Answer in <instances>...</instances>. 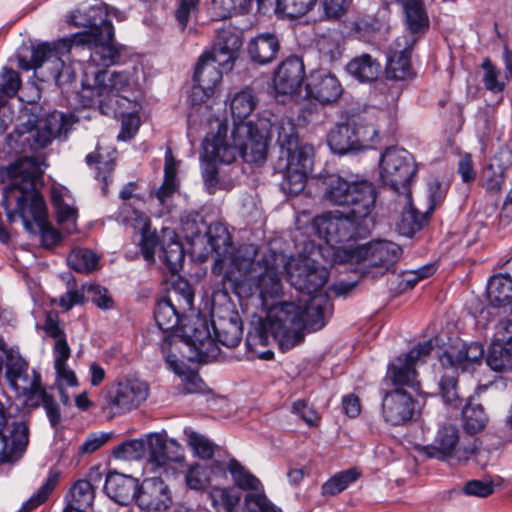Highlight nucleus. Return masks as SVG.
I'll return each instance as SVG.
<instances>
[{
    "mask_svg": "<svg viewBox=\"0 0 512 512\" xmlns=\"http://www.w3.org/2000/svg\"><path fill=\"white\" fill-rule=\"evenodd\" d=\"M325 185L326 201L335 206H348L352 216L364 217L362 231L373 229L377 193L371 182L358 176H331Z\"/></svg>",
    "mask_w": 512,
    "mask_h": 512,
    "instance_id": "5",
    "label": "nucleus"
},
{
    "mask_svg": "<svg viewBox=\"0 0 512 512\" xmlns=\"http://www.w3.org/2000/svg\"><path fill=\"white\" fill-rule=\"evenodd\" d=\"M98 260L96 254L84 248L73 249L67 257L68 265L80 273L93 271L98 264Z\"/></svg>",
    "mask_w": 512,
    "mask_h": 512,
    "instance_id": "50",
    "label": "nucleus"
},
{
    "mask_svg": "<svg viewBox=\"0 0 512 512\" xmlns=\"http://www.w3.org/2000/svg\"><path fill=\"white\" fill-rule=\"evenodd\" d=\"M67 22L76 27L88 28L83 32L99 33L108 20V6L104 3L96 4L86 10H74L67 16Z\"/></svg>",
    "mask_w": 512,
    "mask_h": 512,
    "instance_id": "32",
    "label": "nucleus"
},
{
    "mask_svg": "<svg viewBox=\"0 0 512 512\" xmlns=\"http://www.w3.org/2000/svg\"><path fill=\"white\" fill-rule=\"evenodd\" d=\"M223 71L203 55L198 59L193 75L195 85L191 98L194 103H202L209 99L222 80Z\"/></svg>",
    "mask_w": 512,
    "mask_h": 512,
    "instance_id": "25",
    "label": "nucleus"
},
{
    "mask_svg": "<svg viewBox=\"0 0 512 512\" xmlns=\"http://www.w3.org/2000/svg\"><path fill=\"white\" fill-rule=\"evenodd\" d=\"M57 482L58 474L51 473L39 490L22 504L19 512H31L33 509L44 503L51 492L55 489Z\"/></svg>",
    "mask_w": 512,
    "mask_h": 512,
    "instance_id": "54",
    "label": "nucleus"
},
{
    "mask_svg": "<svg viewBox=\"0 0 512 512\" xmlns=\"http://www.w3.org/2000/svg\"><path fill=\"white\" fill-rule=\"evenodd\" d=\"M184 335L187 338V343L199 355L214 356L217 353L216 339L211 333L210 324L206 318L198 317L192 324L185 325Z\"/></svg>",
    "mask_w": 512,
    "mask_h": 512,
    "instance_id": "30",
    "label": "nucleus"
},
{
    "mask_svg": "<svg viewBox=\"0 0 512 512\" xmlns=\"http://www.w3.org/2000/svg\"><path fill=\"white\" fill-rule=\"evenodd\" d=\"M167 298H172L173 303L183 313L191 310L193 307L194 293L191 286L185 281H179L174 284Z\"/></svg>",
    "mask_w": 512,
    "mask_h": 512,
    "instance_id": "56",
    "label": "nucleus"
},
{
    "mask_svg": "<svg viewBox=\"0 0 512 512\" xmlns=\"http://www.w3.org/2000/svg\"><path fill=\"white\" fill-rule=\"evenodd\" d=\"M138 485L136 478L114 471L106 476L104 490L115 502L127 505L136 498Z\"/></svg>",
    "mask_w": 512,
    "mask_h": 512,
    "instance_id": "31",
    "label": "nucleus"
},
{
    "mask_svg": "<svg viewBox=\"0 0 512 512\" xmlns=\"http://www.w3.org/2000/svg\"><path fill=\"white\" fill-rule=\"evenodd\" d=\"M257 106V98L250 88L236 92L230 100L233 130L227 136V126L219 124L215 135L203 142L205 153L213 160L230 164L241 156L247 163H262L267 155L265 127L259 129L246 121Z\"/></svg>",
    "mask_w": 512,
    "mask_h": 512,
    "instance_id": "2",
    "label": "nucleus"
},
{
    "mask_svg": "<svg viewBox=\"0 0 512 512\" xmlns=\"http://www.w3.org/2000/svg\"><path fill=\"white\" fill-rule=\"evenodd\" d=\"M344 251L347 261L362 263L366 268H378L381 274L389 271L402 254L398 244L385 240L373 241Z\"/></svg>",
    "mask_w": 512,
    "mask_h": 512,
    "instance_id": "14",
    "label": "nucleus"
},
{
    "mask_svg": "<svg viewBox=\"0 0 512 512\" xmlns=\"http://www.w3.org/2000/svg\"><path fill=\"white\" fill-rule=\"evenodd\" d=\"M355 134L358 151L372 148L378 140V129L370 122L358 119L350 122Z\"/></svg>",
    "mask_w": 512,
    "mask_h": 512,
    "instance_id": "47",
    "label": "nucleus"
},
{
    "mask_svg": "<svg viewBox=\"0 0 512 512\" xmlns=\"http://www.w3.org/2000/svg\"><path fill=\"white\" fill-rule=\"evenodd\" d=\"M501 163H491L483 171L482 185L489 193H499L504 184V174L506 166L502 160L506 159L507 164L512 163V154L510 151H501L499 153Z\"/></svg>",
    "mask_w": 512,
    "mask_h": 512,
    "instance_id": "41",
    "label": "nucleus"
},
{
    "mask_svg": "<svg viewBox=\"0 0 512 512\" xmlns=\"http://www.w3.org/2000/svg\"><path fill=\"white\" fill-rule=\"evenodd\" d=\"M73 124V115L59 111L50 113L45 120L46 128L55 138L66 135Z\"/></svg>",
    "mask_w": 512,
    "mask_h": 512,
    "instance_id": "58",
    "label": "nucleus"
},
{
    "mask_svg": "<svg viewBox=\"0 0 512 512\" xmlns=\"http://www.w3.org/2000/svg\"><path fill=\"white\" fill-rule=\"evenodd\" d=\"M199 2L200 0H179L175 18L181 30L187 27L191 16L198 11Z\"/></svg>",
    "mask_w": 512,
    "mask_h": 512,
    "instance_id": "64",
    "label": "nucleus"
},
{
    "mask_svg": "<svg viewBox=\"0 0 512 512\" xmlns=\"http://www.w3.org/2000/svg\"><path fill=\"white\" fill-rule=\"evenodd\" d=\"M270 134L276 136L280 147L274 169L283 177L281 189L288 195H297L304 189L308 173L312 170L314 148L310 144H299L296 125L288 117L271 125Z\"/></svg>",
    "mask_w": 512,
    "mask_h": 512,
    "instance_id": "4",
    "label": "nucleus"
},
{
    "mask_svg": "<svg viewBox=\"0 0 512 512\" xmlns=\"http://www.w3.org/2000/svg\"><path fill=\"white\" fill-rule=\"evenodd\" d=\"M59 40L54 43H43L27 50L29 56L19 54L18 67L22 70L31 69L39 71L42 81L54 80L59 87L71 84L76 77L75 71L64 64L62 56L70 54L69 51L58 49L56 46Z\"/></svg>",
    "mask_w": 512,
    "mask_h": 512,
    "instance_id": "10",
    "label": "nucleus"
},
{
    "mask_svg": "<svg viewBox=\"0 0 512 512\" xmlns=\"http://www.w3.org/2000/svg\"><path fill=\"white\" fill-rule=\"evenodd\" d=\"M324 16L330 20H337L344 16L351 5V0H321Z\"/></svg>",
    "mask_w": 512,
    "mask_h": 512,
    "instance_id": "63",
    "label": "nucleus"
},
{
    "mask_svg": "<svg viewBox=\"0 0 512 512\" xmlns=\"http://www.w3.org/2000/svg\"><path fill=\"white\" fill-rule=\"evenodd\" d=\"M149 395V386L137 378L111 383L105 389V402L114 413L123 414L138 408Z\"/></svg>",
    "mask_w": 512,
    "mask_h": 512,
    "instance_id": "16",
    "label": "nucleus"
},
{
    "mask_svg": "<svg viewBox=\"0 0 512 512\" xmlns=\"http://www.w3.org/2000/svg\"><path fill=\"white\" fill-rule=\"evenodd\" d=\"M346 70L349 75L361 83H371L377 80L381 73V64L370 54H362L351 59Z\"/></svg>",
    "mask_w": 512,
    "mask_h": 512,
    "instance_id": "36",
    "label": "nucleus"
},
{
    "mask_svg": "<svg viewBox=\"0 0 512 512\" xmlns=\"http://www.w3.org/2000/svg\"><path fill=\"white\" fill-rule=\"evenodd\" d=\"M205 227L203 217L195 211L184 212L181 216V228L188 240L197 238Z\"/></svg>",
    "mask_w": 512,
    "mask_h": 512,
    "instance_id": "59",
    "label": "nucleus"
},
{
    "mask_svg": "<svg viewBox=\"0 0 512 512\" xmlns=\"http://www.w3.org/2000/svg\"><path fill=\"white\" fill-rule=\"evenodd\" d=\"M118 220L141 233L139 246L144 259L148 263L155 261V248L159 244V236L155 230H151L149 218L141 211L124 203L119 212Z\"/></svg>",
    "mask_w": 512,
    "mask_h": 512,
    "instance_id": "18",
    "label": "nucleus"
},
{
    "mask_svg": "<svg viewBox=\"0 0 512 512\" xmlns=\"http://www.w3.org/2000/svg\"><path fill=\"white\" fill-rule=\"evenodd\" d=\"M487 297L491 306L512 312V277L508 273L492 276L487 285Z\"/></svg>",
    "mask_w": 512,
    "mask_h": 512,
    "instance_id": "33",
    "label": "nucleus"
},
{
    "mask_svg": "<svg viewBox=\"0 0 512 512\" xmlns=\"http://www.w3.org/2000/svg\"><path fill=\"white\" fill-rule=\"evenodd\" d=\"M148 453V438L133 439L118 445L114 449V456L122 460H140Z\"/></svg>",
    "mask_w": 512,
    "mask_h": 512,
    "instance_id": "52",
    "label": "nucleus"
},
{
    "mask_svg": "<svg viewBox=\"0 0 512 512\" xmlns=\"http://www.w3.org/2000/svg\"><path fill=\"white\" fill-rule=\"evenodd\" d=\"M486 363L497 372L512 370V342L504 345L492 342L488 350Z\"/></svg>",
    "mask_w": 512,
    "mask_h": 512,
    "instance_id": "44",
    "label": "nucleus"
},
{
    "mask_svg": "<svg viewBox=\"0 0 512 512\" xmlns=\"http://www.w3.org/2000/svg\"><path fill=\"white\" fill-rule=\"evenodd\" d=\"M358 477L359 472L354 468L339 472L323 484L322 493L323 495H336L355 482Z\"/></svg>",
    "mask_w": 512,
    "mask_h": 512,
    "instance_id": "53",
    "label": "nucleus"
},
{
    "mask_svg": "<svg viewBox=\"0 0 512 512\" xmlns=\"http://www.w3.org/2000/svg\"><path fill=\"white\" fill-rule=\"evenodd\" d=\"M228 470L232 475L234 483L242 490L256 492L263 488L260 480L244 468L237 460H231Z\"/></svg>",
    "mask_w": 512,
    "mask_h": 512,
    "instance_id": "46",
    "label": "nucleus"
},
{
    "mask_svg": "<svg viewBox=\"0 0 512 512\" xmlns=\"http://www.w3.org/2000/svg\"><path fill=\"white\" fill-rule=\"evenodd\" d=\"M113 38L114 27L112 23H107L99 33L78 32L60 39L56 47L62 51H69L73 58L84 53V58L78 59V62L106 68L115 64L120 57L119 50L113 44Z\"/></svg>",
    "mask_w": 512,
    "mask_h": 512,
    "instance_id": "8",
    "label": "nucleus"
},
{
    "mask_svg": "<svg viewBox=\"0 0 512 512\" xmlns=\"http://www.w3.org/2000/svg\"><path fill=\"white\" fill-rule=\"evenodd\" d=\"M6 367V379L15 390H18L19 382L28 383V362L20 355L19 351L13 349L4 360Z\"/></svg>",
    "mask_w": 512,
    "mask_h": 512,
    "instance_id": "42",
    "label": "nucleus"
},
{
    "mask_svg": "<svg viewBox=\"0 0 512 512\" xmlns=\"http://www.w3.org/2000/svg\"><path fill=\"white\" fill-rule=\"evenodd\" d=\"M52 204L56 211L57 221L66 233H72L76 229L77 209L66 203L63 196L56 190L51 194Z\"/></svg>",
    "mask_w": 512,
    "mask_h": 512,
    "instance_id": "45",
    "label": "nucleus"
},
{
    "mask_svg": "<svg viewBox=\"0 0 512 512\" xmlns=\"http://www.w3.org/2000/svg\"><path fill=\"white\" fill-rule=\"evenodd\" d=\"M379 168L382 181L395 191L410 183L417 172L412 154L398 147L387 148L382 153Z\"/></svg>",
    "mask_w": 512,
    "mask_h": 512,
    "instance_id": "13",
    "label": "nucleus"
},
{
    "mask_svg": "<svg viewBox=\"0 0 512 512\" xmlns=\"http://www.w3.org/2000/svg\"><path fill=\"white\" fill-rule=\"evenodd\" d=\"M211 327L216 343L228 348L236 347L242 339L243 326L240 315L231 307L213 309Z\"/></svg>",
    "mask_w": 512,
    "mask_h": 512,
    "instance_id": "20",
    "label": "nucleus"
},
{
    "mask_svg": "<svg viewBox=\"0 0 512 512\" xmlns=\"http://www.w3.org/2000/svg\"><path fill=\"white\" fill-rule=\"evenodd\" d=\"M424 451L430 458L453 459L458 463L466 462L474 456L476 463L481 466L486 465L489 454L478 447L477 439L472 436L460 442L459 429L452 424L441 426L433 444L424 447Z\"/></svg>",
    "mask_w": 512,
    "mask_h": 512,
    "instance_id": "11",
    "label": "nucleus"
},
{
    "mask_svg": "<svg viewBox=\"0 0 512 512\" xmlns=\"http://www.w3.org/2000/svg\"><path fill=\"white\" fill-rule=\"evenodd\" d=\"M241 46L242 41L238 34L229 30L222 31L212 50L203 56L209 61H213L214 65L223 72H228L233 69Z\"/></svg>",
    "mask_w": 512,
    "mask_h": 512,
    "instance_id": "27",
    "label": "nucleus"
},
{
    "mask_svg": "<svg viewBox=\"0 0 512 512\" xmlns=\"http://www.w3.org/2000/svg\"><path fill=\"white\" fill-rule=\"evenodd\" d=\"M355 134L350 122L339 124L328 134V145L333 153L343 155L358 151Z\"/></svg>",
    "mask_w": 512,
    "mask_h": 512,
    "instance_id": "40",
    "label": "nucleus"
},
{
    "mask_svg": "<svg viewBox=\"0 0 512 512\" xmlns=\"http://www.w3.org/2000/svg\"><path fill=\"white\" fill-rule=\"evenodd\" d=\"M306 93L320 104H332L341 97L343 88L334 74L314 71L308 77Z\"/></svg>",
    "mask_w": 512,
    "mask_h": 512,
    "instance_id": "26",
    "label": "nucleus"
},
{
    "mask_svg": "<svg viewBox=\"0 0 512 512\" xmlns=\"http://www.w3.org/2000/svg\"><path fill=\"white\" fill-rule=\"evenodd\" d=\"M433 350L431 341H425L411 349L407 354L394 358L387 368L386 378L394 386H407L419 389L417 366L424 363Z\"/></svg>",
    "mask_w": 512,
    "mask_h": 512,
    "instance_id": "15",
    "label": "nucleus"
},
{
    "mask_svg": "<svg viewBox=\"0 0 512 512\" xmlns=\"http://www.w3.org/2000/svg\"><path fill=\"white\" fill-rule=\"evenodd\" d=\"M178 187L177 162L173 157L171 149L165 152L164 179L162 185L153 193L159 205L163 209L168 208V200L172 197Z\"/></svg>",
    "mask_w": 512,
    "mask_h": 512,
    "instance_id": "38",
    "label": "nucleus"
},
{
    "mask_svg": "<svg viewBox=\"0 0 512 512\" xmlns=\"http://www.w3.org/2000/svg\"><path fill=\"white\" fill-rule=\"evenodd\" d=\"M483 356L484 348L479 342L450 346L439 356L441 366L452 370L451 375H443L439 382L440 393L446 403L457 406L460 402L455 373L458 370L474 371L482 363Z\"/></svg>",
    "mask_w": 512,
    "mask_h": 512,
    "instance_id": "9",
    "label": "nucleus"
},
{
    "mask_svg": "<svg viewBox=\"0 0 512 512\" xmlns=\"http://www.w3.org/2000/svg\"><path fill=\"white\" fill-rule=\"evenodd\" d=\"M364 217H354L352 212H326L313 219L312 226L317 235L332 247L342 248L357 238H365L372 229L362 231Z\"/></svg>",
    "mask_w": 512,
    "mask_h": 512,
    "instance_id": "12",
    "label": "nucleus"
},
{
    "mask_svg": "<svg viewBox=\"0 0 512 512\" xmlns=\"http://www.w3.org/2000/svg\"><path fill=\"white\" fill-rule=\"evenodd\" d=\"M116 150L107 148L105 151L100 146L96 150L87 154L85 161L88 166L95 165L96 178L104 182L105 186L111 180V174L115 166Z\"/></svg>",
    "mask_w": 512,
    "mask_h": 512,
    "instance_id": "39",
    "label": "nucleus"
},
{
    "mask_svg": "<svg viewBox=\"0 0 512 512\" xmlns=\"http://www.w3.org/2000/svg\"><path fill=\"white\" fill-rule=\"evenodd\" d=\"M482 68L484 70L483 82L486 89L493 93L502 92L505 88V82L500 79L501 72L489 59L483 61Z\"/></svg>",
    "mask_w": 512,
    "mask_h": 512,
    "instance_id": "61",
    "label": "nucleus"
},
{
    "mask_svg": "<svg viewBox=\"0 0 512 512\" xmlns=\"http://www.w3.org/2000/svg\"><path fill=\"white\" fill-rule=\"evenodd\" d=\"M182 314L183 312L176 307L172 298L159 300L154 310V318L158 327L166 332L178 326Z\"/></svg>",
    "mask_w": 512,
    "mask_h": 512,
    "instance_id": "43",
    "label": "nucleus"
},
{
    "mask_svg": "<svg viewBox=\"0 0 512 512\" xmlns=\"http://www.w3.org/2000/svg\"><path fill=\"white\" fill-rule=\"evenodd\" d=\"M245 505L249 512H277L275 506L266 497L263 488L256 492H248Z\"/></svg>",
    "mask_w": 512,
    "mask_h": 512,
    "instance_id": "62",
    "label": "nucleus"
},
{
    "mask_svg": "<svg viewBox=\"0 0 512 512\" xmlns=\"http://www.w3.org/2000/svg\"><path fill=\"white\" fill-rule=\"evenodd\" d=\"M464 427L474 434L485 428L488 418L480 404H467L462 410Z\"/></svg>",
    "mask_w": 512,
    "mask_h": 512,
    "instance_id": "51",
    "label": "nucleus"
},
{
    "mask_svg": "<svg viewBox=\"0 0 512 512\" xmlns=\"http://www.w3.org/2000/svg\"><path fill=\"white\" fill-rule=\"evenodd\" d=\"M120 106L112 107L110 115L121 118L122 129L118 138L126 140L131 138L140 126V119L137 115L140 104L136 98L125 96Z\"/></svg>",
    "mask_w": 512,
    "mask_h": 512,
    "instance_id": "34",
    "label": "nucleus"
},
{
    "mask_svg": "<svg viewBox=\"0 0 512 512\" xmlns=\"http://www.w3.org/2000/svg\"><path fill=\"white\" fill-rule=\"evenodd\" d=\"M187 443L194 452L202 459H209L214 454L213 443L204 435L194 431L186 433Z\"/></svg>",
    "mask_w": 512,
    "mask_h": 512,
    "instance_id": "60",
    "label": "nucleus"
},
{
    "mask_svg": "<svg viewBox=\"0 0 512 512\" xmlns=\"http://www.w3.org/2000/svg\"><path fill=\"white\" fill-rule=\"evenodd\" d=\"M305 76L302 60L292 56L281 62L274 75V87L278 94L293 95L301 87Z\"/></svg>",
    "mask_w": 512,
    "mask_h": 512,
    "instance_id": "28",
    "label": "nucleus"
},
{
    "mask_svg": "<svg viewBox=\"0 0 512 512\" xmlns=\"http://www.w3.org/2000/svg\"><path fill=\"white\" fill-rule=\"evenodd\" d=\"M431 214L428 210L425 213H419L410 203L403 210L398 229L401 234L412 236L416 231L420 230L427 218Z\"/></svg>",
    "mask_w": 512,
    "mask_h": 512,
    "instance_id": "48",
    "label": "nucleus"
},
{
    "mask_svg": "<svg viewBox=\"0 0 512 512\" xmlns=\"http://www.w3.org/2000/svg\"><path fill=\"white\" fill-rule=\"evenodd\" d=\"M17 391L26 395V401L30 406L35 408L43 406L52 427L56 428L59 425L61 421L59 405L42 386L39 373L33 371V378L28 383L21 384Z\"/></svg>",
    "mask_w": 512,
    "mask_h": 512,
    "instance_id": "24",
    "label": "nucleus"
},
{
    "mask_svg": "<svg viewBox=\"0 0 512 512\" xmlns=\"http://www.w3.org/2000/svg\"><path fill=\"white\" fill-rule=\"evenodd\" d=\"M206 236L211 251L216 254L213 271L215 273L224 272L223 279H226V272L231 266L232 260L238 255L239 251L250 245L241 246L236 251L233 248L231 235L227 227L220 223H211L207 227Z\"/></svg>",
    "mask_w": 512,
    "mask_h": 512,
    "instance_id": "19",
    "label": "nucleus"
},
{
    "mask_svg": "<svg viewBox=\"0 0 512 512\" xmlns=\"http://www.w3.org/2000/svg\"><path fill=\"white\" fill-rule=\"evenodd\" d=\"M29 441V429L24 422L13 423L0 432V463L13 462L21 457Z\"/></svg>",
    "mask_w": 512,
    "mask_h": 512,
    "instance_id": "29",
    "label": "nucleus"
},
{
    "mask_svg": "<svg viewBox=\"0 0 512 512\" xmlns=\"http://www.w3.org/2000/svg\"><path fill=\"white\" fill-rule=\"evenodd\" d=\"M182 340L175 335H167L161 343V351L167 367L177 375H183L186 365L178 358L176 350Z\"/></svg>",
    "mask_w": 512,
    "mask_h": 512,
    "instance_id": "49",
    "label": "nucleus"
},
{
    "mask_svg": "<svg viewBox=\"0 0 512 512\" xmlns=\"http://www.w3.org/2000/svg\"><path fill=\"white\" fill-rule=\"evenodd\" d=\"M136 503L144 511H163L172 505L171 491L160 477H150L138 485Z\"/></svg>",
    "mask_w": 512,
    "mask_h": 512,
    "instance_id": "22",
    "label": "nucleus"
},
{
    "mask_svg": "<svg viewBox=\"0 0 512 512\" xmlns=\"http://www.w3.org/2000/svg\"><path fill=\"white\" fill-rule=\"evenodd\" d=\"M411 47L395 50L388 58L386 65V81L381 90L387 89L386 102L394 103L402 93V85L390 82H404L414 78L415 73L411 65Z\"/></svg>",
    "mask_w": 512,
    "mask_h": 512,
    "instance_id": "17",
    "label": "nucleus"
},
{
    "mask_svg": "<svg viewBox=\"0 0 512 512\" xmlns=\"http://www.w3.org/2000/svg\"><path fill=\"white\" fill-rule=\"evenodd\" d=\"M415 411V401L406 391L396 388L386 392L382 400L385 422L398 426L410 421Z\"/></svg>",
    "mask_w": 512,
    "mask_h": 512,
    "instance_id": "23",
    "label": "nucleus"
},
{
    "mask_svg": "<svg viewBox=\"0 0 512 512\" xmlns=\"http://www.w3.org/2000/svg\"><path fill=\"white\" fill-rule=\"evenodd\" d=\"M161 241L160 259L172 273H177L183 266L185 254L181 243L173 232L163 231Z\"/></svg>",
    "mask_w": 512,
    "mask_h": 512,
    "instance_id": "37",
    "label": "nucleus"
},
{
    "mask_svg": "<svg viewBox=\"0 0 512 512\" xmlns=\"http://www.w3.org/2000/svg\"><path fill=\"white\" fill-rule=\"evenodd\" d=\"M140 86L135 72L99 70L95 73L94 85H83L79 92L80 102L85 107H98L102 114L110 115L112 107L122 105V98L138 100Z\"/></svg>",
    "mask_w": 512,
    "mask_h": 512,
    "instance_id": "6",
    "label": "nucleus"
},
{
    "mask_svg": "<svg viewBox=\"0 0 512 512\" xmlns=\"http://www.w3.org/2000/svg\"><path fill=\"white\" fill-rule=\"evenodd\" d=\"M212 506L218 512H231L239 498L231 494L229 488L212 487L208 492Z\"/></svg>",
    "mask_w": 512,
    "mask_h": 512,
    "instance_id": "55",
    "label": "nucleus"
},
{
    "mask_svg": "<svg viewBox=\"0 0 512 512\" xmlns=\"http://www.w3.org/2000/svg\"><path fill=\"white\" fill-rule=\"evenodd\" d=\"M287 281L301 293L297 303L280 302L268 310L267 317L251 323L246 336L250 350L267 346L275 340L282 352L304 341V330L317 331L325 326V315L330 307L324 286L328 271L315 266L309 258H290L286 264Z\"/></svg>",
    "mask_w": 512,
    "mask_h": 512,
    "instance_id": "1",
    "label": "nucleus"
},
{
    "mask_svg": "<svg viewBox=\"0 0 512 512\" xmlns=\"http://www.w3.org/2000/svg\"><path fill=\"white\" fill-rule=\"evenodd\" d=\"M70 501L81 508L90 506L94 500V487L88 480H78L70 490Z\"/></svg>",
    "mask_w": 512,
    "mask_h": 512,
    "instance_id": "57",
    "label": "nucleus"
},
{
    "mask_svg": "<svg viewBox=\"0 0 512 512\" xmlns=\"http://www.w3.org/2000/svg\"><path fill=\"white\" fill-rule=\"evenodd\" d=\"M257 249L254 245L243 248L232 260L226 272V279L239 293L257 294L261 304L267 310L276 306L274 301L283 294L282 275L286 272L287 261L283 254L270 252L256 260ZM279 303H277L278 305Z\"/></svg>",
    "mask_w": 512,
    "mask_h": 512,
    "instance_id": "3",
    "label": "nucleus"
},
{
    "mask_svg": "<svg viewBox=\"0 0 512 512\" xmlns=\"http://www.w3.org/2000/svg\"><path fill=\"white\" fill-rule=\"evenodd\" d=\"M279 48V40L275 34L263 33L249 42L247 51L254 63L264 65L276 58Z\"/></svg>",
    "mask_w": 512,
    "mask_h": 512,
    "instance_id": "35",
    "label": "nucleus"
},
{
    "mask_svg": "<svg viewBox=\"0 0 512 512\" xmlns=\"http://www.w3.org/2000/svg\"><path fill=\"white\" fill-rule=\"evenodd\" d=\"M9 173L12 180L5 189L4 202L7 207L15 200V212L27 223L28 212L36 217L44 209L43 198L36 189V182L42 177L43 171L36 158L22 157L11 165Z\"/></svg>",
    "mask_w": 512,
    "mask_h": 512,
    "instance_id": "7",
    "label": "nucleus"
},
{
    "mask_svg": "<svg viewBox=\"0 0 512 512\" xmlns=\"http://www.w3.org/2000/svg\"><path fill=\"white\" fill-rule=\"evenodd\" d=\"M182 459V448L174 439L158 433L148 435V461L155 472L168 473L171 463Z\"/></svg>",
    "mask_w": 512,
    "mask_h": 512,
    "instance_id": "21",
    "label": "nucleus"
}]
</instances>
